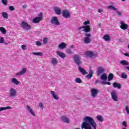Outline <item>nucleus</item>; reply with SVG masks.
<instances>
[{
  "label": "nucleus",
  "mask_w": 129,
  "mask_h": 129,
  "mask_svg": "<svg viewBox=\"0 0 129 129\" xmlns=\"http://www.w3.org/2000/svg\"><path fill=\"white\" fill-rule=\"evenodd\" d=\"M2 2L4 6H8V0H2Z\"/></svg>",
  "instance_id": "nucleus-42"
},
{
  "label": "nucleus",
  "mask_w": 129,
  "mask_h": 129,
  "mask_svg": "<svg viewBox=\"0 0 129 129\" xmlns=\"http://www.w3.org/2000/svg\"><path fill=\"white\" fill-rule=\"evenodd\" d=\"M125 109L127 114L129 115V107H128V106H126L125 107Z\"/></svg>",
  "instance_id": "nucleus-49"
},
{
  "label": "nucleus",
  "mask_w": 129,
  "mask_h": 129,
  "mask_svg": "<svg viewBox=\"0 0 129 129\" xmlns=\"http://www.w3.org/2000/svg\"><path fill=\"white\" fill-rule=\"evenodd\" d=\"M57 63H58V60H57V59H56L55 58H52L51 59V64L53 66H56V65H57Z\"/></svg>",
  "instance_id": "nucleus-27"
},
{
  "label": "nucleus",
  "mask_w": 129,
  "mask_h": 129,
  "mask_svg": "<svg viewBox=\"0 0 129 129\" xmlns=\"http://www.w3.org/2000/svg\"><path fill=\"white\" fill-rule=\"evenodd\" d=\"M80 56H79V55H75L74 56V60H75V62L76 63H77V64L78 65V66H80V64H81V61H80Z\"/></svg>",
  "instance_id": "nucleus-12"
},
{
  "label": "nucleus",
  "mask_w": 129,
  "mask_h": 129,
  "mask_svg": "<svg viewBox=\"0 0 129 129\" xmlns=\"http://www.w3.org/2000/svg\"><path fill=\"white\" fill-rule=\"evenodd\" d=\"M43 15V13L39 14L38 17L33 18L32 20L33 23H34V24H38L41 21H42Z\"/></svg>",
  "instance_id": "nucleus-2"
},
{
  "label": "nucleus",
  "mask_w": 129,
  "mask_h": 129,
  "mask_svg": "<svg viewBox=\"0 0 129 129\" xmlns=\"http://www.w3.org/2000/svg\"><path fill=\"white\" fill-rule=\"evenodd\" d=\"M5 43V38L3 37H0V44Z\"/></svg>",
  "instance_id": "nucleus-41"
},
{
  "label": "nucleus",
  "mask_w": 129,
  "mask_h": 129,
  "mask_svg": "<svg viewBox=\"0 0 129 129\" xmlns=\"http://www.w3.org/2000/svg\"><path fill=\"white\" fill-rule=\"evenodd\" d=\"M66 47H67V44L64 42H62L58 45V49H60V50H63V49H65Z\"/></svg>",
  "instance_id": "nucleus-18"
},
{
  "label": "nucleus",
  "mask_w": 129,
  "mask_h": 129,
  "mask_svg": "<svg viewBox=\"0 0 129 129\" xmlns=\"http://www.w3.org/2000/svg\"><path fill=\"white\" fill-rule=\"evenodd\" d=\"M26 109H27L28 111L32 115V116H36V113H35V112L34 111V110L31 108L30 106H27Z\"/></svg>",
  "instance_id": "nucleus-13"
},
{
  "label": "nucleus",
  "mask_w": 129,
  "mask_h": 129,
  "mask_svg": "<svg viewBox=\"0 0 129 129\" xmlns=\"http://www.w3.org/2000/svg\"><path fill=\"white\" fill-rule=\"evenodd\" d=\"M103 39L106 42H109V41H110V36L107 34H106L103 36Z\"/></svg>",
  "instance_id": "nucleus-26"
},
{
  "label": "nucleus",
  "mask_w": 129,
  "mask_h": 129,
  "mask_svg": "<svg viewBox=\"0 0 129 129\" xmlns=\"http://www.w3.org/2000/svg\"><path fill=\"white\" fill-rule=\"evenodd\" d=\"M96 119L98 120V121H99V122H103L104 121V118H103V116H102L101 115H98L96 116Z\"/></svg>",
  "instance_id": "nucleus-21"
},
{
  "label": "nucleus",
  "mask_w": 129,
  "mask_h": 129,
  "mask_svg": "<svg viewBox=\"0 0 129 129\" xmlns=\"http://www.w3.org/2000/svg\"><path fill=\"white\" fill-rule=\"evenodd\" d=\"M111 97L113 101H115V102H117V101H118V95L115 90L111 91Z\"/></svg>",
  "instance_id": "nucleus-3"
},
{
  "label": "nucleus",
  "mask_w": 129,
  "mask_h": 129,
  "mask_svg": "<svg viewBox=\"0 0 129 129\" xmlns=\"http://www.w3.org/2000/svg\"><path fill=\"white\" fill-rule=\"evenodd\" d=\"M9 10H10V11H13L15 10V8L14 6H9Z\"/></svg>",
  "instance_id": "nucleus-50"
},
{
  "label": "nucleus",
  "mask_w": 129,
  "mask_h": 129,
  "mask_svg": "<svg viewBox=\"0 0 129 129\" xmlns=\"http://www.w3.org/2000/svg\"><path fill=\"white\" fill-rule=\"evenodd\" d=\"M36 46H38V47L41 46V45H42V43H41V42L37 41H36L35 42Z\"/></svg>",
  "instance_id": "nucleus-46"
},
{
  "label": "nucleus",
  "mask_w": 129,
  "mask_h": 129,
  "mask_svg": "<svg viewBox=\"0 0 129 129\" xmlns=\"http://www.w3.org/2000/svg\"><path fill=\"white\" fill-rule=\"evenodd\" d=\"M32 54H33V55H34L35 56H40L41 57H42V56H43V53H42L41 52H33Z\"/></svg>",
  "instance_id": "nucleus-35"
},
{
  "label": "nucleus",
  "mask_w": 129,
  "mask_h": 129,
  "mask_svg": "<svg viewBox=\"0 0 129 129\" xmlns=\"http://www.w3.org/2000/svg\"><path fill=\"white\" fill-rule=\"evenodd\" d=\"M107 9H108V10H111L112 11H114L115 12L117 11V8L113 5H109L107 6Z\"/></svg>",
  "instance_id": "nucleus-25"
},
{
  "label": "nucleus",
  "mask_w": 129,
  "mask_h": 129,
  "mask_svg": "<svg viewBox=\"0 0 129 129\" xmlns=\"http://www.w3.org/2000/svg\"><path fill=\"white\" fill-rule=\"evenodd\" d=\"M67 52L68 54H72V51L70 49L68 50Z\"/></svg>",
  "instance_id": "nucleus-52"
},
{
  "label": "nucleus",
  "mask_w": 129,
  "mask_h": 129,
  "mask_svg": "<svg viewBox=\"0 0 129 129\" xmlns=\"http://www.w3.org/2000/svg\"><path fill=\"white\" fill-rule=\"evenodd\" d=\"M103 11V10L101 9H98V13H102Z\"/></svg>",
  "instance_id": "nucleus-53"
},
{
  "label": "nucleus",
  "mask_w": 129,
  "mask_h": 129,
  "mask_svg": "<svg viewBox=\"0 0 129 129\" xmlns=\"http://www.w3.org/2000/svg\"><path fill=\"white\" fill-rule=\"evenodd\" d=\"M101 79L103 81H105V80H106V79H107V75H106V74H103L101 76Z\"/></svg>",
  "instance_id": "nucleus-29"
},
{
  "label": "nucleus",
  "mask_w": 129,
  "mask_h": 129,
  "mask_svg": "<svg viewBox=\"0 0 129 129\" xmlns=\"http://www.w3.org/2000/svg\"><path fill=\"white\" fill-rule=\"evenodd\" d=\"M71 48H74V46L73 45H72V46H71Z\"/></svg>",
  "instance_id": "nucleus-56"
},
{
  "label": "nucleus",
  "mask_w": 129,
  "mask_h": 129,
  "mask_svg": "<svg viewBox=\"0 0 129 129\" xmlns=\"http://www.w3.org/2000/svg\"><path fill=\"white\" fill-rule=\"evenodd\" d=\"M56 54L62 59H65V57H66V54L61 51H56Z\"/></svg>",
  "instance_id": "nucleus-19"
},
{
  "label": "nucleus",
  "mask_w": 129,
  "mask_h": 129,
  "mask_svg": "<svg viewBox=\"0 0 129 129\" xmlns=\"http://www.w3.org/2000/svg\"><path fill=\"white\" fill-rule=\"evenodd\" d=\"M61 120L63 121V122H65L66 123H69L70 122V120L69 118L67 117L66 116H62L60 117Z\"/></svg>",
  "instance_id": "nucleus-16"
},
{
  "label": "nucleus",
  "mask_w": 129,
  "mask_h": 129,
  "mask_svg": "<svg viewBox=\"0 0 129 129\" xmlns=\"http://www.w3.org/2000/svg\"><path fill=\"white\" fill-rule=\"evenodd\" d=\"M0 32H1V33L4 35L7 34V30H6L4 27H0Z\"/></svg>",
  "instance_id": "nucleus-34"
},
{
  "label": "nucleus",
  "mask_w": 129,
  "mask_h": 129,
  "mask_svg": "<svg viewBox=\"0 0 129 129\" xmlns=\"http://www.w3.org/2000/svg\"><path fill=\"white\" fill-rule=\"evenodd\" d=\"M102 83H103V84H106L107 85H110V83L107 82H102Z\"/></svg>",
  "instance_id": "nucleus-51"
},
{
  "label": "nucleus",
  "mask_w": 129,
  "mask_h": 129,
  "mask_svg": "<svg viewBox=\"0 0 129 129\" xmlns=\"http://www.w3.org/2000/svg\"><path fill=\"white\" fill-rule=\"evenodd\" d=\"M128 49H129V45H128Z\"/></svg>",
  "instance_id": "nucleus-59"
},
{
  "label": "nucleus",
  "mask_w": 129,
  "mask_h": 129,
  "mask_svg": "<svg viewBox=\"0 0 129 129\" xmlns=\"http://www.w3.org/2000/svg\"><path fill=\"white\" fill-rule=\"evenodd\" d=\"M91 94L93 98H95L98 94V90L97 89L93 88L91 90Z\"/></svg>",
  "instance_id": "nucleus-9"
},
{
  "label": "nucleus",
  "mask_w": 129,
  "mask_h": 129,
  "mask_svg": "<svg viewBox=\"0 0 129 129\" xmlns=\"http://www.w3.org/2000/svg\"><path fill=\"white\" fill-rule=\"evenodd\" d=\"M21 27L22 28H23L24 29V30H31V25H29V24H28V23L25 22V21H23L21 23Z\"/></svg>",
  "instance_id": "nucleus-5"
},
{
  "label": "nucleus",
  "mask_w": 129,
  "mask_h": 129,
  "mask_svg": "<svg viewBox=\"0 0 129 129\" xmlns=\"http://www.w3.org/2000/svg\"><path fill=\"white\" fill-rule=\"evenodd\" d=\"M27 73V68H22L21 71L16 74V76H22Z\"/></svg>",
  "instance_id": "nucleus-10"
},
{
  "label": "nucleus",
  "mask_w": 129,
  "mask_h": 129,
  "mask_svg": "<svg viewBox=\"0 0 129 129\" xmlns=\"http://www.w3.org/2000/svg\"><path fill=\"white\" fill-rule=\"evenodd\" d=\"M84 27V32L86 33H89L90 31H91V28L90 27V26L88 25H85Z\"/></svg>",
  "instance_id": "nucleus-23"
},
{
  "label": "nucleus",
  "mask_w": 129,
  "mask_h": 129,
  "mask_svg": "<svg viewBox=\"0 0 129 129\" xmlns=\"http://www.w3.org/2000/svg\"><path fill=\"white\" fill-rule=\"evenodd\" d=\"M92 75H93V71H92V70H90L89 74L86 76V78L88 79H90L91 77H92Z\"/></svg>",
  "instance_id": "nucleus-30"
},
{
  "label": "nucleus",
  "mask_w": 129,
  "mask_h": 129,
  "mask_svg": "<svg viewBox=\"0 0 129 129\" xmlns=\"http://www.w3.org/2000/svg\"><path fill=\"white\" fill-rule=\"evenodd\" d=\"M121 65H125V66H128L129 65V62L127 60H121L120 62Z\"/></svg>",
  "instance_id": "nucleus-32"
},
{
  "label": "nucleus",
  "mask_w": 129,
  "mask_h": 129,
  "mask_svg": "<svg viewBox=\"0 0 129 129\" xmlns=\"http://www.w3.org/2000/svg\"><path fill=\"white\" fill-rule=\"evenodd\" d=\"M116 13L117 15H118L119 17H121V16H122V13L120 11H118L117 10L116 11Z\"/></svg>",
  "instance_id": "nucleus-43"
},
{
  "label": "nucleus",
  "mask_w": 129,
  "mask_h": 129,
  "mask_svg": "<svg viewBox=\"0 0 129 129\" xmlns=\"http://www.w3.org/2000/svg\"><path fill=\"white\" fill-rule=\"evenodd\" d=\"M50 94L51 95V96L54 100H59V97L58 94L55 91H50Z\"/></svg>",
  "instance_id": "nucleus-11"
},
{
  "label": "nucleus",
  "mask_w": 129,
  "mask_h": 129,
  "mask_svg": "<svg viewBox=\"0 0 129 129\" xmlns=\"http://www.w3.org/2000/svg\"><path fill=\"white\" fill-rule=\"evenodd\" d=\"M79 70H80V72L82 73V74H83L84 75H86V74H87V72H86V71H85L84 69L81 67L79 68Z\"/></svg>",
  "instance_id": "nucleus-28"
},
{
  "label": "nucleus",
  "mask_w": 129,
  "mask_h": 129,
  "mask_svg": "<svg viewBox=\"0 0 129 129\" xmlns=\"http://www.w3.org/2000/svg\"><path fill=\"white\" fill-rule=\"evenodd\" d=\"M51 23L54 26H59L60 25V22L57 17H53L51 19Z\"/></svg>",
  "instance_id": "nucleus-4"
},
{
  "label": "nucleus",
  "mask_w": 129,
  "mask_h": 129,
  "mask_svg": "<svg viewBox=\"0 0 129 129\" xmlns=\"http://www.w3.org/2000/svg\"><path fill=\"white\" fill-rule=\"evenodd\" d=\"M21 48L22 49V50H27V45H22L21 46Z\"/></svg>",
  "instance_id": "nucleus-47"
},
{
  "label": "nucleus",
  "mask_w": 129,
  "mask_h": 129,
  "mask_svg": "<svg viewBox=\"0 0 129 129\" xmlns=\"http://www.w3.org/2000/svg\"><path fill=\"white\" fill-rule=\"evenodd\" d=\"M122 2H124L125 0H121Z\"/></svg>",
  "instance_id": "nucleus-57"
},
{
  "label": "nucleus",
  "mask_w": 129,
  "mask_h": 129,
  "mask_svg": "<svg viewBox=\"0 0 129 129\" xmlns=\"http://www.w3.org/2000/svg\"><path fill=\"white\" fill-rule=\"evenodd\" d=\"M54 11L56 14V15H61V13L62 12V9H61L59 7H55L54 8Z\"/></svg>",
  "instance_id": "nucleus-17"
},
{
  "label": "nucleus",
  "mask_w": 129,
  "mask_h": 129,
  "mask_svg": "<svg viewBox=\"0 0 129 129\" xmlns=\"http://www.w3.org/2000/svg\"><path fill=\"white\" fill-rule=\"evenodd\" d=\"M86 37L84 39V42L85 44H89L91 42L90 37H91V34L89 33L86 34Z\"/></svg>",
  "instance_id": "nucleus-8"
},
{
  "label": "nucleus",
  "mask_w": 129,
  "mask_h": 129,
  "mask_svg": "<svg viewBox=\"0 0 129 129\" xmlns=\"http://www.w3.org/2000/svg\"><path fill=\"white\" fill-rule=\"evenodd\" d=\"M1 15L3 19H5L6 20H8V19H9V14L8 13L3 12L2 13Z\"/></svg>",
  "instance_id": "nucleus-24"
},
{
  "label": "nucleus",
  "mask_w": 129,
  "mask_h": 129,
  "mask_svg": "<svg viewBox=\"0 0 129 129\" xmlns=\"http://www.w3.org/2000/svg\"><path fill=\"white\" fill-rule=\"evenodd\" d=\"M22 8H23V9H27V5L22 6Z\"/></svg>",
  "instance_id": "nucleus-54"
},
{
  "label": "nucleus",
  "mask_w": 129,
  "mask_h": 129,
  "mask_svg": "<svg viewBox=\"0 0 129 129\" xmlns=\"http://www.w3.org/2000/svg\"><path fill=\"white\" fill-rule=\"evenodd\" d=\"M62 15L63 18H65L66 19H68V18H70V17H71L70 12L67 10H63Z\"/></svg>",
  "instance_id": "nucleus-7"
},
{
  "label": "nucleus",
  "mask_w": 129,
  "mask_h": 129,
  "mask_svg": "<svg viewBox=\"0 0 129 129\" xmlns=\"http://www.w3.org/2000/svg\"><path fill=\"white\" fill-rule=\"evenodd\" d=\"M38 106L40 107V108H41V109L42 110L44 109V104H43V103L42 102L39 103L38 104Z\"/></svg>",
  "instance_id": "nucleus-40"
},
{
  "label": "nucleus",
  "mask_w": 129,
  "mask_h": 129,
  "mask_svg": "<svg viewBox=\"0 0 129 129\" xmlns=\"http://www.w3.org/2000/svg\"><path fill=\"white\" fill-rule=\"evenodd\" d=\"M43 44H47V43H48V38H44L43 40Z\"/></svg>",
  "instance_id": "nucleus-45"
},
{
  "label": "nucleus",
  "mask_w": 129,
  "mask_h": 129,
  "mask_svg": "<svg viewBox=\"0 0 129 129\" xmlns=\"http://www.w3.org/2000/svg\"><path fill=\"white\" fill-rule=\"evenodd\" d=\"M112 79H113V74H110L108 76V81H111Z\"/></svg>",
  "instance_id": "nucleus-37"
},
{
  "label": "nucleus",
  "mask_w": 129,
  "mask_h": 129,
  "mask_svg": "<svg viewBox=\"0 0 129 129\" xmlns=\"http://www.w3.org/2000/svg\"><path fill=\"white\" fill-rule=\"evenodd\" d=\"M75 82L76 83H82V81L81 79H80V78H76L75 79Z\"/></svg>",
  "instance_id": "nucleus-39"
},
{
  "label": "nucleus",
  "mask_w": 129,
  "mask_h": 129,
  "mask_svg": "<svg viewBox=\"0 0 129 129\" xmlns=\"http://www.w3.org/2000/svg\"><path fill=\"white\" fill-rule=\"evenodd\" d=\"M5 45H8V44L7 43H5Z\"/></svg>",
  "instance_id": "nucleus-58"
},
{
  "label": "nucleus",
  "mask_w": 129,
  "mask_h": 129,
  "mask_svg": "<svg viewBox=\"0 0 129 129\" xmlns=\"http://www.w3.org/2000/svg\"><path fill=\"white\" fill-rule=\"evenodd\" d=\"M97 76H99V75H100V74H101L102 73H103V72H104V71H105V70L104 69V68L103 67H98L97 68Z\"/></svg>",
  "instance_id": "nucleus-15"
},
{
  "label": "nucleus",
  "mask_w": 129,
  "mask_h": 129,
  "mask_svg": "<svg viewBox=\"0 0 129 129\" xmlns=\"http://www.w3.org/2000/svg\"><path fill=\"white\" fill-rule=\"evenodd\" d=\"M78 30L79 31H83L84 32V26H82V27H79L78 28Z\"/></svg>",
  "instance_id": "nucleus-44"
},
{
  "label": "nucleus",
  "mask_w": 129,
  "mask_h": 129,
  "mask_svg": "<svg viewBox=\"0 0 129 129\" xmlns=\"http://www.w3.org/2000/svg\"><path fill=\"white\" fill-rule=\"evenodd\" d=\"M12 107H10V106L1 107L0 111H3L4 110H7V109H12Z\"/></svg>",
  "instance_id": "nucleus-33"
},
{
  "label": "nucleus",
  "mask_w": 129,
  "mask_h": 129,
  "mask_svg": "<svg viewBox=\"0 0 129 129\" xmlns=\"http://www.w3.org/2000/svg\"><path fill=\"white\" fill-rule=\"evenodd\" d=\"M126 123H127L126 121H123L122 122V127H126V126H127V124Z\"/></svg>",
  "instance_id": "nucleus-38"
},
{
  "label": "nucleus",
  "mask_w": 129,
  "mask_h": 129,
  "mask_svg": "<svg viewBox=\"0 0 129 129\" xmlns=\"http://www.w3.org/2000/svg\"><path fill=\"white\" fill-rule=\"evenodd\" d=\"M125 56H126L127 57H129V53H125Z\"/></svg>",
  "instance_id": "nucleus-55"
},
{
  "label": "nucleus",
  "mask_w": 129,
  "mask_h": 129,
  "mask_svg": "<svg viewBox=\"0 0 129 129\" xmlns=\"http://www.w3.org/2000/svg\"><path fill=\"white\" fill-rule=\"evenodd\" d=\"M11 82L15 85H19L20 83V81H19V80H18L16 78H12L11 79Z\"/></svg>",
  "instance_id": "nucleus-20"
},
{
  "label": "nucleus",
  "mask_w": 129,
  "mask_h": 129,
  "mask_svg": "<svg viewBox=\"0 0 129 129\" xmlns=\"http://www.w3.org/2000/svg\"><path fill=\"white\" fill-rule=\"evenodd\" d=\"M85 54L87 57H90V58H92L94 56V53L92 51H86Z\"/></svg>",
  "instance_id": "nucleus-22"
},
{
  "label": "nucleus",
  "mask_w": 129,
  "mask_h": 129,
  "mask_svg": "<svg viewBox=\"0 0 129 129\" xmlns=\"http://www.w3.org/2000/svg\"><path fill=\"white\" fill-rule=\"evenodd\" d=\"M9 95L10 97H16L17 95V90L15 88L10 89Z\"/></svg>",
  "instance_id": "nucleus-6"
},
{
  "label": "nucleus",
  "mask_w": 129,
  "mask_h": 129,
  "mask_svg": "<svg viewBox=\"0 0 129 129\" xmlns=\"http://www.w3.org/2000/svg\"><path fill=\"white\" fill-rule=\"evenodd\" d=\"M113 86L114 87V88H118V89H120V88H121L120 85L117 83H113Z\"/></svg>",
  "instance_id": "nucleus-31"
},
{
  "label": "nucleus",
  "mask_w": 129,
  "mask_h": 129,
  "mask_svg": "<svg viewBox=\"0 0 129 129\" xmlns=\"http://www.w3.org/2000/svg\"><path fill=\"white\" fill-rule=\"evenodd\" d=\"M120 28L122 29V30H126L127 29L128 25L127 24L124 23V22L122 21H120Z\"/></svg>",
  "instance_id": "nucleus-14"
},
{
  "label": "nucleus",
  "mask_w": 129,
  "mask_h": 129,
  "mask_svg": "<svg viewBox=\"0 0 129 129\" xmlns=\"http://www.w3.org/2000/svg\"><path fill=\"white\" fill-rule=\"evenodd\" d=\"M121 77L123 79H126L127 78V75L125 73H122Z\"/></svg>",
  "instance_id": "nucleus-36"
},
{
  "label": "nucleus",
  "mask_w": 129,
  "mask_h": 129,
  "mask_svg": "<svg viewBox=\"0 0 129 129\" xmlns=\"http://www.w3.org/2000/svg\"><path fill=\"white\" fill-rule=\"evenodd\" d=\"M90 24V21H85L83 23V25H85V26H87V25H89Z\"/></svg>",
  "instance_id": "nucleus-48"
},
{
  "label": "nucleus",
  "mask_w": 129,
  "mask_h": 129,
  "mask_svg": "<svg viewBox=\"0 0 129 129\" xmlns=\"http://www.w3.org/2000/svg\"><path fill=\"white\" fill-rule=\"evenodd\" d=\"M84 122L82 123V129H96L97 123L93 118L90 116H86L83 118Z\"/></svg>",
  "instance_id": "nucleus-1"
}]
</instances>
